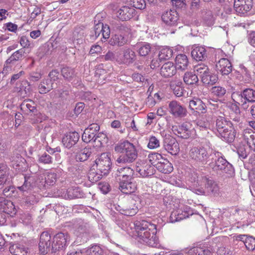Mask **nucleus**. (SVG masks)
<instances>
[{
	"label": "nucleus",
	"instance_id": "nucleus-1",
	"mask_svg": "<svg viewBox=\"0 0 255 255\" xmlns=\"http://www.w3.org/2000/svg\"><path fill=\"white\" fill-rule=\"evenodd\" d=\"M134 225L138 237L144 243L151 247L156 245L155 225L145 220L136 221Z\"/></svg>",
	"mask_w": 255,
	"mask_h": 255
},
{
	"label": "nucleus",
	"instance_id": "nucleus-2",
	"mask_svg": "<svg viewBox=\"0 0 255 255\" xmlns=\"http://www.w3.org/2000/svg\"><path fill=\"white\" fill-rule=\"evenodd\" d=\"M115 151L121 154L116 160L117 164H128L133 162L137 157V152L134 145L128 141L117 144Z\"/></svg>",
	"mask_w": 255,
	"mask_h": 255
},
{
	"label": "nucleus",
	"instance_id": "nucleus-3",
	"mask_svg": "<svg viewBox=\"0 0 255 255\" xmlns=\"http://www.w3.org/2000/svg\"><path fill=\"white\" fill-rule=\"evenodd\" d=\"M209 165L213 171L221 175L231 176L234 173L233 165L223 157L221 152L216 150H214Z\"/></svg>",
	"mask_w": 255,
	"mask_h": 255
},
{
	"label": "nucleus",
	"instance_id": "nucleus-4",
	"mask_svg": "<svg viewBox=\"0 0 255 255\" xmlns=\"http://www.w3.org/2000/svg\"><path fill=\"white\" fill-rule=\"evenodd\" d=\"M216 129L223 140L232 142L235 139V133L230 121L224 117L219 116L216 119Z\"/></svg>",
	"mask_w": 255,
	"mask_h": 255
},
{
	"label": "nucleus",
	"instance_id": "nucleus-5",
	"mask_svg": "<svg viewBox=\"0 0 255 255\" xmlns=\"http://www.w3.org/2000/svg\"><path fill=\"white\" fill-rule=\"evenodd\" d=\"M233 100L240 105L244 110H247L249 103H255V90L245 88L240 92H234L232 94Z\"/></svg>",
	"mask_w": 255,
	"mask_h": 255
},
{
	"label": "nucleus",
	"instance_id": "nucleus-6",
	"mask_svg": "<svg viewBox=\"0 0 255 255\" xmlns=\"http://www.w3.org/2000/svg\"><path fill=\"white\" fill-rule=\"evenodd\" d=\"M214 150L202 146H195L190 150L189 156L195 161L202 164H206L210 161Z\"/></svg>",
	"mask_w": 255,
	"mask_h": 255
},
{
	"label": "nucleus",
	"instance_id": "nucleus-7",
	"mask_svg": "<svg viewBox=\"0 0 255 255\" xmlns=\"http://www.w3.org/2000/svg\"><path fill=\"white\" fill-rule=\"evenodd\" d=\"M189 180L191 182L190 187L193 192L198 195L207 196V194L205 193H200L199 190L207 187L208 177L206 176L198 175L196 173L194 172L191 174Z\"/></svg>",
	"mask_w": 255,
	"mask_h": 255
},
{
	"label": "nucleus",
	"instance_id": "nucleus-8",
	"mask_svg": "<svg viewBox=\"0 0 255 255\" xmlns=\"http://www.w3.org/2000/svg\"><path fill=\"white\" fill-rule=\"evenodd\" d=\"M172 130L176 135L183 139L193 138L195 135V130L188 122L183 123L178 126H173Z\"/></svg>",
	"mask_w": 255,
	"mask_h": 255
},
{
	"label": "nucleus",
	"instance_id": "nucleus-9",
	"mask_svg": "<svg viewBox=\"0 0 255 255\" xmlns=\"http://www.w3.org/2000/svg\"><path fill=\"white\" fill-rule=\"evenodd\" d=\"M69 241V236L68 234L58 233L55 235L52 242L51 252L55 253L57 251L64 250Z\"/></svg>",
	"mask_w": 255,
	"mask_h": 255
},
{
	"label": "nucleus",
	"instance_id": "nucleus-10",
	"mask_svg": "<svg viewBox=\"0 0 255 255\" xmlns=\"http://www.w3.org/2000/svg\"><path fill=\"white\" fill-rule=\"evenodd\" d=\"M136 54L134 51L128 47H125L118 52L117 62L120 64L129 65L136 60Z\"/></svg>",
	"mask_w": 255,
	"mask_h": 255
},
{
	"label": "nucleus",
	"instance_id": "nucleus-11",
	"mask_svg": "<svg viewBox=\"0 0 255 255\" xmlns=\"http://www.w3.org/2000/svg\"><path fill=\"white\" fill-rule=\"evenodd\" d=\"M97 171L104 175L109 174L111 168L112 162L109 155L103 153L95 160Z\"/></svg>",
	"mask_w": 255,
	"mask_h": 255
},
{
	"label": "nucleus",
	"instance_id": "nucleus-12",
	"mask_svg": "<svg viewBox=\"0 0 255 255\" xmlns=\"http://www.w3.org/2000/svg\"><path fill=\"white\" fill-rule=\"evenodd\" d=\"M136 201L132 198H128L124 201L122 206H119L120 212L126 216H132L138 211Z\"/></svg>",
	"mask_w": 255,
	"mask_h": 255
},
{
	"label": "nucleus",
	"instance_id": "nucleus-13",
	"mask_svg": "<svg viewBox=\"0 0 255 255\" xmlns=\"http://www.w3.org/2000/svg\"><path fill=\"white\" fill-rule=\"evenodd\" d=\"M161 19L165 25L169 27L177 26L179 23L178 13L174 10L164 11L161 15Z\"/></svg>",
	"mask_w": 255,
	"mask_h": 255
},
{
	"label": "nucleus",
	"instance_id": "nucleus-14",
	"mask_svg": "<svg viewBox=\"0 0 255 255\" xmlns=\"http://www.w3.org/2000/svg\"><path fill=\"white\" fill-rule=\"evenodd\" d=\"M164 149L172 155H177L179 152V144L176 139L168 135L165 136L163 139Z\"/></svg>",
	"mask_w": 255,
	"mask_h": 255
},
{
	"label": "nucleus",
	"instance_id": "nucleus-15",
	"mask_svg": "<svg viewBox=\"0 0 255 255\" xmlns=\"http://www.w3.org/2000/svg\"><path fill=\"white\" fill-rule=\"evenodd\" d=\"M51 236L48 232H43L40 237L39 249L40 252L42 254H47L51 251Z\"/></svg>",
	"mask_w": 255,
	"mask_h": 255
},
{
	"label": "nucleus",
	"instance_id": "nucleus-16",
	"mask_svg": "<svg viewBox=\"0 0 255 255\" xmlns=\"http://www.w3.org/2000/svg\"><path fill=\"white\" fill-rule=\"evenodd\" d=\"M169 111L176 118H183L187 115V110L176 101H171L168 105Z\"/></svg>",
	"mask_w": 255,
	"mask_h": 255
},
{
	"label": "nucleus",
	"instance_id": "nucleus-17",
	"mask_svg": "<svg viewBox=\"0 0 255 255\" xmlns=\"http://www.w3.org/2000/svg\"><path fill=\"white\" fill-rule=\"evenodd\" d=\"M216 70L222 76H227L232 71V65L227 58L221 59L216 64Z\"/></svg>",
	"mask_w": 255,
	"mask_h": 255
},
{
	"label": "nucleus",
	"instance_id": "nucleus-18",
	"mask_svg": "<svg viewBox=\"0 0 255 255\" xmlns=\"http://www.w3.org/2000/svg\"><path fill=\"white\" fill-rule=\"evenodd\" d=\"M79 138L80 135L77 132H69L64 134L62 142L65 147L69 149L77 143Z\"/></svg>",
	"mask_w": 255,
	"mask_h": 255
},
{
	"label": "nucleus",
	"instance_id": "nucleus-19",
	"mask_svg": "<svg viewBox=\"0 0 255 255\" xmlns=\"http://www.w3.org/2000/svg\"><path fill=\"white\" fill-rule=\"evenodd\" d=\"M136 166V171L138 172L140 175L143 177H146L150 176L154 173L155 170L154 167L149 163L144 161H141V163H138Z\"/></svg>",
	"mask_w": 255,
	"mask_h": 255
},
{
	"label": "nucleus",
	"instance_id": "nucleus-20",
	"mask_svg": "<svg viewBox=\"0 0 255 255\" xmlns=\"http://www.w3.org/2000/svg\"><path fill=\"white\" fill-rule=\"evenodd\" d=\"M176 67L170 61L165 63L160 68V74L165 78L172 77L176 74Z\"/></svg>",
	"mask_w": 255,
	"mask_h": 255
},
{
	"label": "nucleus",
	"instance_id": "nucleus-21",
	"mask_svg": "<svg viewBox=\"0 0 255 255\" xmlns=\"http://www.w3.org/2000/svg\"><path fill=\"white\" fill-rule=\"evenodd\" d=\"M134 171L129 167L119 168L116 173L117 180L119 181L132 179Z\"/></svg>",
	"mask_w": 255,
	"mask_h": 255
},
{
	"label": "nucleus",
	"instance_id": "nucleus-22",
	"mask_svg": "<svg viewBox=\"0 0 255 255\" xmlns=\"http://www.w3.org/2000/svg\"><path fill=\"white\" fill-rule=\"evenodd\" d=\"M214 250L213 243L209 247L203 246L193 247L189 251V254L190 255H212Z\"/></svg>",
	"mask_w": 255,
	"mask_h": 255
},
{
	"label": "nucleus",
	"instance_id": "nucleus-23",
	"mask_svg": "<svg viewBox=\"0 0 255 255\" xmlns=\"http://www.w3.org/2000/svg\"><path fill=\"white\" fill-rule=\"evenodd\" d=\"M135 14V9L128 6H122L117 13V17L121 20H128L131 19Z\"/></svg>",
	"mask_w": 255,
	"mask_h": 255
},
{
	"label": "nucleus",
	"instance_id": "nucleus-24",
	"mask_svg": "<svg viewBox=\"0 0 255 255\" xmlns=\"http://www.w3.org/2000/svg\"><path fill=\"white\" fill-rule=\"evenodd\" d=\"M119 188L124 194H130L135 191L136 185L132 178L130 180L119 181Z\"/></svg>",
	"mask_w": 255,
	"mask_h": 255
},
{
	"label": "nucleus",
	"instance_id": "nucleus-25",
	"mask_svg": "<svg viewBox=\"0 0 255 255\" xmlns=\"http://www.w3.org/2000/svg\"><path fill=\"white\" fill-rule=\"evenodd\" d=\"M102 135V134L101 133L95 132L94 131H92L89 129H85L82 134V139L84 142L86 143H89L91 141L95 142L97 141L99 142L100 144L96 146H99L102 144L100 139V136Z\"/></svg>",
	"mask_w": 255,
	"mask_h": 255
},
{
	"label": "nucleus",
	"instance_id": "nucleus-26",
	"mask_svg": "<svg viewBox=\"0 0 255 255\" xmlns=\"http://www.w3.org/2000/svg\"><path fill=\"white\" fill-rule=\"evenodd\" d=\"M0 210L9 215H15L16 213L13 203L3 197L0 198Z\"/></svg>",
	"mask_w": 255,
	"mask_h": 255
},
{
	"label": "nucleus",
	"instance_id": "nucleus-27",
	"mask_svg": "<svg viewBox=\"0 0 255 255\" xmlns=\"http://www.w3.org/2000/svg\"><path fill=\"white\" fill-rule=\"evenodd\" d=\"M219 190L220 188L218 184L208 177L207 187L204 189H200L199 191H200V193H205L207 195L213 194L214 196H217L219 194Z\"/></svg>",
	"mask_w": 255,
	"mask_h": 255
},
{
	"label": "nucleus",
	"instance_id": "nucleus-28",
	"mask_svg": "<svg viewBox=\"0 0 255 255\" xmlns=\"http://www.w3.org/2000/svg\"><path fill=\"white\" fill-rule=\"evenodd\" d=\"M242 135L250 148L255 151V132L251 128H246L243 131Z\"/></svg>",
	"mask_w": 255,
	"mask_h": 255
},
{
	"label": "nucleus",
	"instance_id": "nucleus-29",
	"mask_svg": "<svg viewBox=\"0 0 255 255\" xmlns=\"http://www.w3.org/2000/svg\"><path fill=\"white\" fill-rule=\"evenodd\" d=\"M189 107L192 111H196L202 114H205L207 112V107L205 104L198 98H194L190 100Z\"/></svg>",
	"mask_w": 255,
	"mask_h": 255
},
{
	"label": "nucleus",
	"instance_id": "nucleus-30",
	"mask_svg": "<svg viewBox=\"0 0 255 255\" xmlns=\"http://www.w3.org/2000/svg\"><path fill=\"white\" fill-rule=\"evenodd\" d=\"M169 86L176 97H180L183 96L184 89L183 83L180 80L176 79L171 80Z\"/></svg>",
	"mask_w": 255,
	"mask_h": 255
},
{
	"label": "nucleus",
	"instance_id": "nucleus-31",
	"mask_svg": "<svg viewBox=\"0 0 255 255\" xmlns=\"http://www.w3.org/2000/svg\"><path fill=\"white\" fill-rule=\"evenodd\" d=\"M25 50L21 48L16 50L6 60V67H9L14 65L16 61L21 60L24 57Z\"/></svg>",
	"mask_w": 255,
	"mask_h": 255
},
{
	"label": "nucleus",
	"instance_id": "nucleus-32",
	"mask_svg": "<svg viewBox=\"0 0 255 255\" xmlns=\"http://www.w3.org/2000/svg\"><path fill=\"white\" fill-rule=\"evenodd\" d=\"M191 55L196 61L205 60L207 58V51L202 46L194 47L191 51Z\"/></svg>",
	"mask_w": 255,
	"mask_h": 255
},
{
	"label": "nucleus",
	"instance_id": "nucleus-33",
	"mask_svg": "<svg viewBox=\"0 0 255 255\" xmlns=\"http://www.w3.org/2000/svg\"><path fill=\"white\" fill-rule=\"evenodd\" d=\"M213 119L211 114L208 113L198 120L197 125L204 129H210L213 127Z\"/></svg>",
	"mask_w": 255,
	"mask_h": 255
},
{
	"label": "nucleus",
	"instance_id": "nucleus-34",
	"mask_svg": "<svg viewBox=\"0 0 255 255\" xmlns=\"http://www.w3.org/2000/svg\"><path fill=\"white\" fill-rule=\"evenodd\" d=\"M156 168L159 172L164 174H169L173 170L172 164L167 159L164 158L161 159L159 163H157Z\"/></svg>",
	"mask_w": 255,
	"mask_h": 255
},
{
	"label": "nucleus",
	"instance_id": "nucleus-35",
	"mask_svg": "<svg viewBox=\"0 0 255 255\" xmlns=\"http://www.w3.org/2000/svg\"><path fill=\"white\" fill-rule=\"evenodd\" d=\"M82 196L78 187L70 188L67 190H64L61 194V197L67 199H73L81 198Z\"/></svg>",
	"mask_w": 255,
	"mask_h": 255
},
{
	"label": "nucleus",
	"instance_id": "nucleus-36",
	"mask_svg": "<svg viewBox=\"0 0 255 255\" xmlns=\"http://www.w3.org/2000/svg\"><path fill=\"white\" fill-rule=\"evenodd\" d=\"M175 66L176 69L181 71L187 69L189 65V61L187 56L183 54H178L175 58Z\"/></svg>",
	"mask_w": 255,
	"mask_h": 255
},
{
	"label": "nucleus",
	"instance_id": "nucleus-37",
	"mask_svg": "<svg viewBox=\"0 0 255 255\" xmlns=\"http://www.w3.org/2000/svg\"><path fill=\"white\" fill-rule=\"evenodd\" d=\"M20 109L26 114H36L37 109L35 103L31 100L28 99L24 100L20 106Z\"/></svg>",
	"mask_w": 255,
	"mask_h": 255
},
{
	"label": "nucleus",
	"instance_id": "nucleus-38",
	"mask_svg": "<svg viewBox=\"0 0 255 255\" xmlns=\"http://www.w3.org/2000/svg\"><path fill=\"white\" fill-rule=\"evenodd\" d=\"M9 251L14 255H27L28 249L19 243L10 244Z\"/></svg>",
	"mask_w": 255,
	"mask_h": 255
},
{
	"label": "nucleus",
	"instance_id": "nucleus-39",
	"mask_svg": "<svg viewBox=\"0 0 255 255\" xmlns=\"http://www.w3.org/2000/svg\"><path fill=\"white\" fill-rule=\"evenodd\" d=\"M247 1V0H246V1L245 0L243 2H241L238 1L236 3H234V8L236 11L238 13L243 14L249 11L253 6L252 0H250L249 2L250 4H249Z\"/></svg>",
	"mask_w": 255,
	"mask_h": 255
},
{
	"label": "nucleus",
	"instance_id": "nucleus-40",
	"mask_svg": "<svg viewBox=\"0 0 255 255\" xmlns=\"http://www.w3.org/2000/svg\"><path fill=\"white\" fill-rule=\"evenodd\" d=\"M53 83L51 82L49 79H43L38 85L39 93L45 94L54 89Z\"/></svg>",
	"mask_w": 255,
	"mask_h": 255
},
{
	"label": "nucleus",
	"instance_id": "nucleus-41",
	"mask_svg": "<svg viewBox=\"0 0 255 255\" xmlns=\"http://www.w3.org/2000/svg\"><path fill=\"white\" fill-rule=\"evenodd\" d=\"M127 41V38L123 34L117 33L113 36L109 43L112 46L121 47L126 44Z\"/></svg>",
	"mask_w": 255,
	"mask_h": 255
},
{
	"label": "nucleus",
	"instance_id": "nucleus-42",
	"mask_svg": "<svg viewBox=\"0 0 255 255\" xmlns=\"http://www.w3.org/2000/svg\"><path fill=\"white\" fill-rule=\"evenodd\" d=\"M91 153V149L85 147L77 152L76 155V160L80 162L85 161L88 159Z\"/></svg>",
	"mask_w": 255,
	"mask_h": 255
},
{
	"label": "nucleus",
	"instance_id": "nucleus-43",
	"mask_svg": "<svg viewBox=\"0 0 255 255\" xmlns=\"http://www.w3.org/2000/svg\"><path fill=\"white\" fill-rule=\"evenodd\" d=\"M173 50L171 48L165 47L162 48L159 52L158 58L159 60L161 62L162 61L167 60L169 59L172 57Z\"/></svg>",
	"mask_w": 255,
	"mask_h": 255
},
{
	"label": "nucleus",
	"instance_id": "nucleus-44",
	"mask_svg": "<svg viewBox=\"0 0 255 255\" xmlns=\"http://www.w3.org/2000/svg\"><path fill=\"white\" fill-rule=\"evenodd\" d=\"M188 217L187 214L181 210L174 211L171 213L169 221L171 223L180 221Z\"/></svg>",
	"mask_w": 255,
	"mask_h": 255
},
{
	"label": "nucleus",
	"instance_id": "nucleus-45",
	"mask_svg": "<svg viewBox=\"0 0 255 255\" xmlns=\"http://www.w3.org/2000/svg\"><path fill=\"white\" fill-rule=\"evenodd\" d=\"M69 94V91L64 89H58L50 93L51 96H53L54 98L59 99L62 101L65 100Z\"/></svg>",
	"mask_w": 255,
	"mask_h": 255
},
{
	"label": "nucleus",
	"instance_id": "nucleus-46",
	"mask_svg": "<svg viewBox=\"0 0 255 255\" xmlns=\"http://www.w3.org/2000/svg\"><path fill=\"white\" fill-rule=\"evenodd\" d=\"M201 14L203 22L205 25L210 26L214 24V19L211 11L203 10L201 11Z\"/></svg>",
	"mask_w": 255,
	"mask_h": 255
},
{
	"label": "nucleus",
	"instance_id": "nucleus-47",
	"mask_svg": "<svg viewBox=\"0 0 255 255\" xmlns=\"http://www.w3.org/2000/svg\"><path fill=\"white\" fill-rule=\"evenodd\" d=\"M183 80L187 85L196 84L199 81L197 75L192 72H186L183 77Z\"/></svg>",
	"mask_w": 255,
	"mask_h": 255
},
{
	"label": "nucleus",
	"instance_id": "nucleus-48",
	"mask_svg": "<svg viewBox=\"0 0 255 255\" xmlns=\"http://www.w3.org/2000/svg\"><path fill=\"white\" fill-rule=\"evenodd\" d=\"M201 79L202 82L204 84L207 85H213L215 84L218 80V76L215 74H211L209 71L206 74L202 76Z\"/></svg>",
	"mask_w": 255,
	"mask_h": 255
},
{
	"label": "nucleus",
	"instance_id": "nucleus-49",
	"mask_svg": "<svg viewBox=\"0 0 255 255\" xmlns=\"http://www.w3.org/2000/svg\"><path fill=\"white\" fill-rule=\"evenodd\" d=\"M57 178V175L56 173L53 172H48L44 177V181L42 182V184L44 183L43 185L45 187L53 185L55 183Z\"/></svg>",
	"mask_w": 255,
	"mask_h": 255
},
{
	"label": "nucleus",
	"instance_id": "nucleus-50",
	"mask_svg": "<svg viewBox=\"0 0 255 255\" xmlns=\"http://www.w3.org/2000/svg\"><path fill=\"white\" fill-rule=\"evenodd\" d=\"M112 27L114 30L119 33H121V34L124 33H128L129 31L128 27L125 24L121 23L120 21L113 22L112 23Z\"/></svg>",
	"mask_w": 255,
	"mask_h": 255
},
{
	"label": "nucleus",
	"instance_id": "nucleus-51",
	"mask_svg": "<svg viewBox=\"0 0 255 255\" xmlns=\"http://www.w3.org/2000/svg\"><path fill=\"white\" fill-rule=\"evenodd\" d=\"M34 183V180L33 177L25 176L24 182L21 186L18 187V189L22 191H27L31 188Z\"/></svg>",
	"mask_w": 255,
	"mask_h": 255
},
{
	"label": "nucleus",
	"instance_id": "nucleus-52",
	"mask_svg": "<svg viewBox=\"0 0 255 255\" xmlns=\"http://www.w3.org/2000/svg\"><path fill=\"white\" fill-rule=\"evenodd\" d=\"M151 51V46L149 43H142L138 45V52L141 56H146Z\"/></svg>",
	"mask_w": 255,
	"mask_h": 255
},
{
	"label": "nucleus",
	"instance_id": "nucleus-53",
	"mask_svg": "<svg viewBox=\"0 0 255 255\" xmlns=\"http://www.w3.org/2000/svg\"><path fill=\"white\" fill-rule=\"evenodd\" d=\"M162 155L158 153H153L149 154L148 156V160L150 162V164L153 167H156L157 163H159L161 159L162 158Z\"/></svg>",
	"mask_w": 255,
	"mask_h": 255
},
{
	"label": "nucleus",
	"instance_id": "nucleus-54",
	"mask_svg": "<svg viewBox=\"0 0 255 255\" xmlns=\"http://www.w3.org/2000/svg\"><path fill=\"white\" fill-rule=\"evenodd\" d=\"M211 93L218 98H222L226 94V90L221 86H214L211 89Z\"/></svg>",
	"mask_w": 255,
	"mask_h": 255
},
{
	"label": "nucleus",
	"instance_id": "nucleus-55",
	"mask_svg": "<svg viewBox=\"0 0 255 255\" xmlns=\"http://www.w3.org/2000/svg\"><path fill=\"white\" fill-rule=\"evenodd\" d=\"M61 72L63 77L68 80H71L74 76V71L73 69L68 67H63L61 69Z\"/></svg>",
	"mask_w": 255,
	"mask_h": 255
},
{
	"label": "nucleus",
	"instance_id": "nucleus-56",
	"mask_svg": "<svg viewBox=\"0 0 255 255\" xmlns=\"http://www.w3.org/2000/svg\"><path fill=\"white\" fill-rule=\"evenodd\" d=\"M73 38L75 40L82 39L85 36V32L82 27H76L73 32Z\"/></svg>",
	"mask_w": 255,
	"mask_h": 255
},
{
	"label": "nucleus",
	"instance_id": "nucleus-57",
	"mask_svg": "<svg viewBox=\"0 0 255 255\" xmlns=\"http://www.w3.org/2000/svg\"><path fill=\"white\" fill-rule=\"evenodd\" d=\"M246 248L249 251H255V238L253 236H249L247 239L245 240Z\"/></svg>",
	"mask_w": 255,
	"mask_h": 255
},
{
	"label": "nucleus",
	"instance_id": "nucleus-58",
	"mask_svg": "<svg viewBox=\"0 0 255 255\" xmlns=\"http://www.w3.org/2000/svg\"><path fill=\"white\" fill-rule=\"evenodd\" d=\"M88 255H102L103 251L102 249L97 245H94L86 251Z\"/></svg>",
	"mask_w": 255,
	"mask_h": 255
},
{
	"label": "nucleus",
	"instance_id": "nucleus-59",
	"mask_svg": "<svg viewBox=\"0 0 255 255\" xmlns=\"http://www.w3.org/2000/svg\"><path fill=\"white\" fill-rule=\"evenodd\" d=\"M103 175L102 173H99L91 170L88 173V178L91 182H96L102 178Z\"/></svg>",
	"mask_w": 255,
	"mask_h": 255
},
{
	"label": "nucleus",
	"instance_id": "nucleus-60",
	"mask_svg": "<svg viewBox=\"0 0 255 255\" xmlns=\"http://www.w3.org/2000/svg\"><path fill=\"white\" fill-rule=\"evenodd\" d=\"M14 192L15 188L12 185L11 181L9 185H7L4 187L2 193L4 196L8 197L12 196Z\"/></svg>",
	"mask_w": 255,
	"mask_h": 255
},
{
	"label": "nucleus",
	"instance_id": "nucleus-61",
	"mask_svg": "<svg viewBox=\"0 0 255 255\" xmlns=\"http://www.w3.org/2000/svg\"><path fill=\"white\" fill-rule=\"evenodd\" d=\"M160 146L159 140L154 136H151L149 138L147 147L150 149L156 148Z\"/></svg>",
	"mask_w": 255,
	"mask_h": 255
},
{
	"label": "nucleus",
	"instance_id": "nucleus-62",
	"mask_svg": "<svg viewBox=\"0 0 255 255\" xmlns=\"http://www.w3.org/2000/svg\"><path fill=\"white\" fill-rule=\"evenodd\" d=\"M38 161L43 164H50L52 162V158L48 153L44 152L39 156Z\"/></svg>",
	"mask_w": 255,
	"mask_h": 255
},
{
	"label": "nucleus",
	"instance_id": "nucleus-63",
	"mask_svg": "<svg viewBox=\"0 0 255 255\" xmlns=\"http://www.w3.org/2000/svg\"><path fill=\"white\" fill-rule=\"evenodd\" d=\"M196 70L198 74H200L201 78L202 76L206 74L209 71L208 67L205 64H199L195 67Z\"/></svg>",
	"mask_w": 255,
	"mask_h": 255
},
{
	"label": "nucleus",
	"instance_id": "nucleus-64",
	"mask_svg": "<svg viewBox=\"0 0 255 255\" xmlns=\"http://www.w3.org/2000/svg\"><path fill=\"white\" fill-rule=\"evenodd\" d=\"M38 202V198H36L35 195L33 194L29 195L27 196L24 199L25 205L27 207H30L33 205Z\"/></svg>",
	"mask_w": 255,
	"mask_h": 255
}]
</instances>
